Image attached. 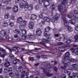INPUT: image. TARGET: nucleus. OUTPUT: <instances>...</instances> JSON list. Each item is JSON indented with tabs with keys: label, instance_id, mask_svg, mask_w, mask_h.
Segmentation results:
<instances>
[{
	"label": "nucleus",
	"instance_id": "nucleus-1",
	"mask_svg": "<svg viewBox=\"0 0 78 78\" xmlns=\"http://www.w3.org/2000/svg\"><path fill=\"white\" fill-rule=\"evenodd\" d=\"M44 64H45V66H46L45 67L43 68V74H41L39 73V71H36L35 72V73H36L37 75H38L39 76H40L42 78H45V76L44 75H46L47 76H53V74L50 73L48 72H50L51 70H53V68L50 65L49 63H48L47 62H44Z\"/></svg>",
	"mask_w": 78,
	"mask_h": 78
},
{
	"label": "nucleus",
	"instance_id": "nucleus-2",
	"mask_svg": "<svg viewBox=\"0 0 78 78\" xmlns=\"http://www.w3.org/2000/svg\"><path fill=\"white\" fill-rule=\"evenodd\" d=\"M58 16L59 14L58 13H57L55 16H54L52 18H51V19L49 17L48 18L46 16H45L43 18L44 21L42 20L41 22L39 23L40 25H41V26H43L44 25L45 22L46 21L47 22H50L51 21V22L54 23L55 21V20H58L59 19Z\"/></svg>",
	"mask_w": 78,
	"mask_h": 78
},
{
	"label": "nucleus",
	"instance_id": "nucleus-3",
	"mask_svg": "<svg viewBox=\"0 0 78 78\" xmlns=\"http://www.w3.org/2000/svg\"><path fill=\"white\" fill-rule=\"evenodd\" d=\"M21 33H20V34L21 38L20 37V38H18V40L20 41H21L23 42H27L28 43H29L37 44V43H34L33 42H30L26 41V40H27V36L26 35L27 34V31L24 29L21 30Z\"/></svg>",
	"mask_w": 78,
	"mask_h": 78
},
{
	"label": "nucleus",
	"instance_id": "nucleus-4",
	"mask_svg": "<svg viewBox=\"0 0 78 78\" xmlns=\"http://www.w3.org/2000/svg\"><path fill=\"white\" fill-rule=\"evenodd\" d=\"M66 2V0H61V4L59 7V11L62 15L66 14V10L67 9V7L65 5V3Z\"/></svg>",
	"mask_w": 78,
	"mask_h": 78
},
{
	"label": "nucleus",
	"instance_id": "nucleus-5",
	"mask_svg": "<svg viewBox=\"0 0 78 78\" xmlns=\"http://www.w3.org/2000/svg\"><path fill=\"white\" fill-rule=\"evenodd\" d=\"M62 63L64 64V66H61V68L63 69H66V67H68L69 66V64L67 63H65L66 62L67 63H70L71 62L70 59H69V58H66V59H62Z\"/></svg>",
	"mask_w": 78,
	"mask_h": 78
},
{
	"label": "nucleus",
	"instance_id": "nucleus-6",
	"mask_svg": "<svg viewBox=\"0 0 78 78\" xmlns=\"http://www.w3.org/2000/svg\"><path fill=\"white\" fill-rule=\"evenodd\" d=\"M62 20H63L64 22V25L65 27L67 28L68 30L69 31H73V28L72 27H71V26H69L68 25H69V22L66 19V18L65 17H63L62 18Z\"/></svg>",
	"mask_w": 78,
	"mask_h": 78
},
{
	"label": "nucleus",
	"instance_id": "nucleus-7",
	"mask_svg": "<svg viewBox=\"0 0 78 78\" xmlns=\"http://www.w3.org/2000/svg\"><path fill=\"white\" fill-rule=\"evenodd\" d=\"M23 68L22 66H20L18 68L19 71H20V72H22V73H21V77L22 78H24V76H26V75L27 76V75H28L29 74L28 73H25V71H23Z\"/></svg>",
	"mask_w": 78,
	"mask_h": 78
},
{
	"label": "nucleus",
	"instance_id": "nucleus-8",
	"mask_svg": "<svg viewBox=\"0 0 78 78\" xmlns=\"http://www.w3.org/2000/svg\"><path fill=\"white\" fill-rule=\"evenodd\" d=\"M44 36L46 37H48V39H46L45 38H44L43 39V41L44 42H47V43H49V42H50V40H48L49 39H50L51 37V35L50 34L48 35L47 32H44Z\"/></svg>",
	"mask_w": 78,
	"mask_h": 78
},
{
	"label": "nucleus",
	"instance_id": "nucleus-9",
	"mask_svg": "<svg viewBox=\"0 0 78 78\" xmlns=\"http://www.w3.org/2000/svg\"><path fill=\"white\" fill-rule=\"evenodd\" d=\"M4 47H6V49H8L9 50L10 52L11 53L12 51H15L16 50H17V53H19V52H20V48L19 47H17L16 46H14V47L12 48L11 49H10V48H8L6 46L4 45Z\"/></svg>",
	"mask_w": 78,
	"mask_h": 78
},
{
	"label": "nucleus",
	"instance_id": "nucleus-10",
	"mask_svg": "<svg viewBox=\"0 0 78 78\" xmlns=\"http://www.w3.org/2000/svg\"><path fill=\"white\" fill-rule=\"evenodd\" d=\"M10 57L12 59H14L15 60L13 61L12 62V64H16L18 62H20V61L19 60V59H17L16 58H14V55H13L11 53L9 55Z\"/></svg>",
	"mask_w": 78,
	"mask_h": 78
},
{
	"label": "nucleus",
	"instance_id": "nucleus-11",
	"mask_svg": "<svg viewBox=\"0 0 78 78\" xmlns=\"http://www.w3.org/2000/svg\"><path fill=\"white\" fill-rule=\"evenodd\" d=\"M74 18L72 20H69V22L70 23H71V24L75 25L76 22H78V17H76V16L74 17Z\"/></svg>",
	"mask_w": 78,
	"mask_h": 78
},
{
	"label": "nucleus",
	"instance_id": "nucleus-12",
	"mask_svg": "<svg viewBox=\"0 0 78 78\" xmlns=\"http://www.w3.org/2000/svg\"><path fill=\"white\" fill-rule=\"evenodd\" d=\"M28 27L29 29L33 30L34 27V23L33 22L31 21L30 22L29 24H28Z\"/></svg>",
	"mask_w": 78,
	"mask_h": 78
},
{
	"label": "nucleus",
	"instance_id": "nucleus-13",
	"mask_svg": "<svg viewBox=\"0 0 78 78\" xmlns=\"http://www.w3.org/2000/svg\"><path fill=\"white\" fill-rule=\"evenodd\" d=\"M70 51H72L71 52L72 53H74V54L76 55H78V48H76L74 49L72 48L70 49Z\"/></svg>",
	"mask_w": 78,
	"mask_h": 78
},
{
	"label": "nucleus",
	"instance_id": "nucleus-14",
	"mask_svg": "<svg viewBox=\"0 0 78 78\" xmlns=\"http://www.w3.org/2000/svg\"><path fill=\"white\" fill-rule=\"evenodd\" d=\"M0 51H2L3 53H5L1 55V57H2V58H3L4 57H5V56L7 55L6 51H5V50H4L2 48H0Z\"/></svg>",
	"mask_w": 78,
	"mask_h": 78
},
{
	"label": "nucleus",
	"instance_id": "nucleus-15",
	"mask_svg": "<svg viewBox=\"0 0 78 78\" xmlns=\"http://www.w3.org/2000/svg\"><path fill=\"white\" fill-rule=\"evenodd\" d=\"M43 3L45 7H47L50 5V2L48 0H44Z\"/></svg>",
	"mask_w": 78,
	"mask_h": 78
},
{
	"label": "nucleus",
	"instance_id": "nucleus-16",
	"mask_svg": "<svg viewBox=\"0 0 78 78\" xmlns=\"http://www.w3.org/2000/svg\"><path fill=\"white\" fill-rule=\"evenodd\" d=\"M5 38L7 40H8V39H9V41H12V42H16V40L14 39L13 37H10V38H9V36H7L5 37Z\"/></svg>",
	"mask_w": 78,
	"mask_h": 78
},
{
	"label": "nucleus",
	"instance_id": "nucleus-17",
	"mask_svg": "<svg viewBox=\"0 0 78 78\" xmlns=\"http://www.w3.org/2000/svg\"><path fill=\"white\" fill-rule=\"evenodd\" d=\"M36 33L37 36H41L42 34V31L40 29H37L36 31Z\"/></svg>",
	"mask_w": 78,
	"mask_h": 78
},
{
	"label": "nucleus",
	"instance_id": "nucleus-18",
	"mask_svg": "<svg viewBox=\"0 0 78 78\" xmlns=\"http://www.w3.org/2000/svg\"><path fill=\"white\" fill-rule=\"evenodd\" d=\"M12 10L14 12H17L19 10L18 6L17 5H15L12 8Z\"/></svg>",
	"mask_w": 78,
	"mask_h": 78
},
{
	"label": "nucleus",
	"instance_id": "nucleus-19",
	"mask_svg": "<svg viewBox=\"0 0 78 78\" xmlns=\"http://www.w3.org/2000/svg\"><path fill=\"white\" fill-rule=\"evenodd\" d=\"M37 17V16L36 15L34 14H32L31 15L30 19L31 20H34L36 19Z\"/></svg>",
	"mask_w": 78,
	"mask_h": 78
},
{
	"label": "nucleus",
	"instance_id": "nucleus-20",
	"mask_svg": "<svg viewBox=\"0 0 78 78\" xmlns=\"http://www.w3.org/2000/svg\"><path fill=\"white\" fill-rule=\"evenodd\" d=\"M23 21V19H22V17H19L17 19V23H22V22Z\"/></svg>",
	"mask_w": 78,
	"mask_h": 78
},
{
	"label": "nucleus",
	"instance_id": "nucleus-21",
	"mask_svg": "<svg viewBox=\"0 0 78 78\" xmlns=\"http://www.w3.org/2000/svg\"><path fill=\"white\" fill-rule=\"evenodd\" d=\"M72 2H74V4L75 3V2L74 1V0H67V5L68 6H69Z\"/></svg>",
	"mask_w": 78,
	"mask_h": 78
},
{
	"label": "nucleus",
	"instance_id": "nucleus-22",
	"mask_svg": "<svg viewBox=\"0 0 78 78\" xmlns=\"http://www.w3.org/2000/svg\"><path fill=\"white\" fill-rule=\"evenodd\" d=\"M65 56H64L63 59H66V58H69V56H70V52H66L65 54Z\"/></svg>",
	"mask_w": 78,
	"mask_h": 78
},
{
	"label": "nucleus",
	"instance_id": "nucleus-23",
	"mask_svg": "<svg viewBox=\"0 0 78 78\" xmlns=\"http://www.w3.org/2000/svg\"><path fill=\"white\" fill-rule=\"evenodd\" d=\"M10 16L9 14L8 13H6L4 15V18L5 19H9V17Z\"/></svg>",
	"mask_w": 78,
	"mask_h": 78
},
{
	"label": "nucleus",
	"instance_id": "nucleus-24",
	"mask_svg": "<svg viewBox=\"0 0 78 78\" xmlns=\"http://www.w3.org/2000/svg\"><path fill=\"white\" fill-rule=\"evenodd\" d=\"M8 25V23L6 21H4L2 23V26L4 27H7Z\"/></svg>",
	"mask_w": 78,
	"mask_h": 78
},
{
	"label": "nucleus",
	"instance_id": "nucleus-25",
	"mask_svg": "<svg viewBox=\"0 0 78 78\" xmlns=\"http://www.w3.org/2000/svg\"><path fill=\"white\" fill-rule=\"evenodd\" d=\"M72 67L74 69H75L76 70H78V69L76 68L78 67V65L76 64H73L72 65Z\"/></svg>",
	"mask_w": 78,
	"mask_h": 78
},
{
	"label": "nucleus",
	"instance_id": "nucleus-26",
	"mask_svg": "<svg viewBox=\"0 0 78 78\" xmlns=\"http://www.w3.org/2000/svg\"><path fill=\"white\" fill-rule=\"evenodd\" d=\"M0 34L2 36H5V34H6V31L4 30H2L1 31Z\"/></svg>",
	"mask_w": 78,
	"mask_h": 78
},
{
	"label": "nucleus",
	"instance_id": "nucleus-27",
	"mask_svg": "<svg viewBox=\"0 0 78 78\" xmlns=\"http://www.w3.org/2000/svg\"><path fill=\"white\" fill-rule=\"evenodd\" d=\"M10 66V63L9 62H5L4 64V66L6 67H8Z\"/></svg>",
	"mask_w": 78,
	"mask_h": 78
},
{
	"label": "nucleus",
	"instance_id": "nucleus-28",
	"mask_svg": "<svg viewBox=\"0 0 78 78\" xmlns=\"http://www.w3.org/2000/svg\"><path fill=\"white\" fill-rule=\"evenodd\" d=\"M20 57H21V59L22 62H24V64H26V63H27V62H25L24 60H23V57H22V56H23V54H20Z\"/></svg>",
	"mask_w": 78,
	"mask_h": 78
},
{
	"label": "nucleus",
	"instance_id": "nucleus-29",
	"mask_svg": "<svg viewBox=\"0 0 78 78\" xmlns=\"http://www.w3.org/2000/svg\"><path fill=\"white\" fill-rule=\"evenodd\" d=\"M27 22L25 20H23L22 21V24H23L22 25H23L24 27H26L27 25Z\"/></svg>",
	"mask_w": 78,
	"mask_h": 78
},
{
	"label": "nucleus",
	"instance_id": "nucleus-30",
	"mask_svg": "<svg viewBox=\"0 0 78 78\" xmlns=\"http://www.w3.org/2000/svg\"><path fill=\"white\" fill-rule=\"evenodd\" d=\"M29 6V4L27 2H25L24 4V7L26 9H27L28 8Z\"/></svg>",
	"mask_w": 78,
	"mask_h": 78
},
{
	"label": "nucleus",
	"instance_id": "nucleus-31",
	"mask_svg": "<svg viewBox=\"0 0 78 78\" xmlns=\"http://www.w3.org/2000/svg\"><path fill=\"white\" fill-rule=\"evenodd\" d=\"M51 9V10H54L55 9V8H56V6L53 4H51L50 6Z\"/></svg>",
	"mask_w": 78,
	"mask_h": 78
},
{
	"label": "nucleus",
	"instance_id": "nucleus-32",
	"mask_svg": "<svg viewBox=\"0 0 78 78\" xmlns=\"http://www.w3.org/2000/svg\"><path fill=\"white\" fill-rule=\"evenodd\" d=\"M14 32L15 33H16V34H20V31L16 29L14 31Z\"/></svg>",
	"mask_w": 78,
	"mask_h": 78
},
{
	"label": "nucleus",
	"instance_id": "nucleus-33",
	"mask_svg": "<svg viewBox=\"0 0 78 78\" xmlns=\"http://www.w3.org/2000/svg\"><path fill=\"white\" fill-rule=\"evenodd\" d=\"M25 54H27V55H30V56H32L34 55H35V53H32L31 52H27L26 53H25Z\"/></svg>",
	"mask_w": 78,
	"mask_h": 78
},
{
	"label": "nucleus",
	"instance_id": "nucleus-34",
	"mask_svg": "<svg viewBox=\"0 0 78 78\" xmlns=\"http://www.w3.org/2000/svg\"><path fill=\"white\" fill-rule=\"evenodd\" d=\"M25 26H23V25H20L19 27V28L20 30H23L25 28Z\"/></svg>",
	"mask_w": 78,
	"mask_h": 78
},
{
	"label": "nucleus",
	"instance_id": "nucleus-35",
	"mask_svg": "<svg viewBox=\"0 0 78 78\" xmlns=\"http://www.w3.org/2000/svg\"><path fill=\"white\" fill-rule=\"evenodd\" d=\"M10 18L12 20H16L15 16L14 15H12L10 16Z\"/></svg>",
	"mask_w": 78,
	"mask_h": 78
},
{
	"label": "nucleus",
	"instance_id": "nucleus-36",
	"mask_svg": "<svg viewBox=\"0 0 78 78\" xmlns=\"http://www.w3.org/2000/svg\"><path fill=\"white\" fill-rule=\"evenodd\" d=\"M45 32H48L50 30V27H47L45 28Z\"/></svg>",
	"mask_w": 78,
	"mask_h": 78
},
{
	"label": "nucleus",
	"instance_id": "nucleus-37",
	"mask_svg": "<svg viewBox=\"0 0 78 78\" xmlns=\"http://www.w3.org/2000/svg\"><path fill=\"white\" fill-rule=\"evenodd\" d=\"M9 2H11L10 0H9V1H8L6 0H2V2L3 3H5V5H8V4L9 3Z\"/></svg>",
	"mask_w": 78,
	"mask_h": 78
},
{
	"label": "nucleus",
	"instance_id": "nucleus-38",
	"mask_svg": "<svg viewBox=\"0 0 78 78\" xmlns=\"http://www.w3.org/2000/svg\"><path fill=\"white\" fill-rule=\"evenodd\" d=\"M33 36H35V35L34 34L33 35L31 34V33H29L28 34V36L29 37V38H31V37H32Z\"/></svg>",
	"mask_w": 78,
	"mask_h": 78
},
{
	"label": "nucleus",
	"instance_id": "nucleus-39",
	"mask_svg": "<svg viewBox=\"0 0 78 78\" xmlns=\"http://www.w3.org/2000/svg\"><path fill=\"white\" fill-rule=\"evenodd\" d=\"M20 7L21 8H23L24 7V4L22 2L20 3Z\"/></svg>",
	"mask_w": 78,
	"mask_h": 78
},
{
	"label": "nucleus",
	"instance_id": "nucleus-40",
	"mask_svg": "<svg viewBox=\"0 0 78 78\" xmlns=\"http://www.w3.org/2000/svg\"><path fill=\"white\" fill-rule=\"evenodd\" d=\"M14 23H13V22H10L9 24V27H13V26H14Z\"/></svg>",
	"mask_w": 78,
	"mask_h": 78
},
{
	"label": "nucleus",
	"instance_id": "nucleus-41",
	"mask_svg": "<svg viewBox=\"0 0 78 78\" xmlns=\"http://www.w3.org/2000/svg\"><path fill=\"white\" fill-rule=\"evenodd\" d=\"M73 75L75 77H77L78 78V74L77 73H73Z\"/></svg>",
	"mask_w": 78,
	"mask_h": 78
},
{
	"label": "nucleus",
	"instance_id": "nucleus-42",
	"mask_svg": "<svg viewBox=\"0 0 78 78\" xmlns=\"http://www.w3.org/2000/svg\"><path fill=\"white\" fill-rule=\"evenodd\" d=\"M71 62L75 63L76 62V59L75 60L74 58H72L71 59Z\"/></svg>",
	"mask_w": 78,
	"mask_h": 78
},
{
	"label": "nucleus",
	"instance_id": "nucleus-43",
	"mask_svg": "<svg viewBox=\"0 0 78 78\" xmlns=\"http://www.w3.org/2000/svg\"><path fill=\"white\" fill-rule=\"evenodd\" d=\"M35 9L36 10H38L39 9V6L38 5H37L35 7Z\"/></svg>",
	"mask_w": 78,
	"mask_h": 78
},
{
	"label": "nucleus",
	"instance_id": "nucleus-44",
	"mask_svg": "<svg viewBox=\"0 0 78 78\" xmlns=\"http://www.w3.org/2000/svg\"><path fill=\"white\" fill-rule=\"evenodd\" d=\"M14 74L12 72L10 73L9 74V76H11V77H12V76H14Z\"/></svg>",
	"mask_w": 78,
	"mask_h": 78
},
{
	"label": "nucleus",
	"instance_id": "nucleus-45",
	"mask_svg": "<svg viewBox=\"0 0 78 78\" xmlns=\"http://www.w3.org/2000/svg\"><path fill=\"white\" fill-rule=\"evenodd\" d=\"M74 39L76 41L78 40V35H76L74 37Z\"/></svg>",
	"mask_w": 78,
	"mask_h": 78
},
{
	"label": "nucleus",
	"instance_id": "nucleus-46",
	"mask_svg": "<svg viewBox=\"0 0 78 78\" xmlns=\"http://www.w3.org/2000/svg\"><path fill=\"white\" fill-rule=\"evenodd\" d=\"M43 17H44V16L42 14H41L39 15V18L41 19L43 18Z\"/></svg>",
	"mask_w": 78,
	"mask_h": 78
},
{
	"label": "nucleus",
	"instance_id": "nucleus-47",
	"mask_svg": "<svg viewBox=\"0 0 78 78\" xmlns=\"http://www.w3.org/2000/svg\"><path fill=\"white\" fill-rule=\"evenodd\" d=\"M71 42V40H67V41L66 42V44H70Z\"/></svg>",
	"mask_w": 78,
	"mask_h": 78
},
{
	"label": "nucleus",
	"instance_id": "nucleus-48",
	"mask_svg": "<svg viewBox=\"0 0 78 78\" xmlns=\"http://www.w3.org/2000/svg\"><path fill=\"white\" fill-rule=\"evenodd\" d=\"M67 17L68 18H69V19H72V18H73V16L70 15H67Z\"/></svg>",
	"mask_w": 78,
	"mask_h": 78
},
{
	"label": "nucleus",
	"instance_id": "nucleus-49",
	"mask_svg": "<svg viewBox=\"0 0 78 78\" xmlns=\"http://www.w3.org/2000/svg\"><path fill=\"white\" fill-rule=\"evenodd\" d=\"M4 72L5 73H6L8 72V70L6 68H5L4 69Z\"/></svg>",
	"mask_w": 78,
	"mask_h": 78
},
{
	"label": "nucleus",
	"instance_id": "nucleus-50",
	"mask_svg": "<svg viewBox=\"0 0 78 78\" xmlns=\"http://www.w3.org/2000/svg\"><path fill=\"white\" fill-rule=\"evenodd\" d=\"M39 4H42V3H44V0H39Z\"/></svg>",
	"mask_w": 78,
	"mask_h": 78
},
{
	"label": "nucleus",
	"instance_id": "nucleus-51",
	"mask_svg": "<svg viewBox=\"0 0 78 78\" xmlns=\"http://www.w3.org/2000/svg\"><path fill=\"white\" fill-rule=\"evenodd\" d=\"M74 14H78V11L76 10H74Z\"/></svg>",
	"mask_w": 78,
	"mask_h": 78
},
{
	"label": "nucleus",
	"instance_id": "nucleus-52",
	"mask_svg": "<svg viewBox=\"0 0 78 78\" xmlns=\"http://www.w3.org/2000/svg\"><path fill=\"white\" fill-rule=\"evenodd\" d=\"M61 77L62 78H66V76L65 74H62V75Z\"/></svg>",
	"mask_w": 78,
	"mask_h": 78
},
{
	"label": "nucleus",
	"instance_id": "nucleus-53",
	"mask_svg": "<svg viewBox=\"0 0 78 78\" xmlns=\"http://www.w3.org/2000/svg\"><path fill=\"white\" fill-rule=\"evenodd\" d=\"M8 72H9L10 71H12V68H9L7 69Z\"/></svg>",
	"mask_w": 78,
	"mask_h": 78
},
{
	"label": "nucleus",
	"instance_id": "nucleus-54",
	"mask_svg": "<svg viewBox=\"0 0 78 78\" xmlns=\"http://www.w3.org/2000/svg\"><path fill=\"white\" fill-rule=\"evenodd\" d=\"M67 47H67V45L64 44L62 48H67Z\"/></svg>",
	"mask_w": 78,
	"mask_h": 78
},
{
	"label": "nucleus",
	"instance_id": "nucleus-55",
	"mask_svg": "<svg viewBox=\"0 0 78 78\" xmlns=\"http://www.w3.org/2000/svg\"><path fill=\"white\" fill-rule=\"evenodd\" d=\"M63 36L65 37L64 38V39H65V40H67V39L68 38L67 36H66L65 34H63Z\"/></svg>",
	"mask_w": 78,
	"mask_h": 78
},
{
	"label": "nucleus",
	"instance_id": "nucleus-56",
	"mask_svg": "<svg viewBox=\"0 0 78 78\" xmlns=\"http://www.w3.org/2000/svg\"><path fill=\"white\" fill-rule=\"evenodd\" d=\"M68 70H73L74 69L72 68V67H70L68 69Z\"/></svg>",
	"mask_w": 78,
	"mask_h": 78
},
{
	"label": "nucleus",
	"instance_id": "nucleus-57",
	"mask_svg": "<svg viewBox=\"0 0 78 78\" xmlns=\"http://www.w3.org/2000/svg\"><path fill=\"white\" fill-rule=\"evenodd\" d=\"M54 71H55V72H57V71H58V68L56 67H54Z\"/></svg>",
	"mask_w": 78,
	"mask_h": 78
},
{
	"label": "nucleus",
	"instance_id": "nucleus-58",
	"mask_svg": "<svg viewBox=\"0 0 78 78\" xmlns=\"http://www.w3.org/2000/svg\"><path fill=\"white\" fill-rule=\"evenodd\" d=\"M15 74L16 76H19V74L18 73V71H17L15 73Z\"/></svg>",
	"mask_w": 78,
	"mask_h": 78
},
{
	"label": "nucleus",
	"instance_id": "nucleus-59",
	"mask_svg": "<svg viewBox=\"0 0 78 78\" xmlns=\"http://www.w3.org/2000/svg\"><path fill=\"white\" fill-rule=\"evenodd\" d=\"M20 0H15V3H20Z\"/></svg>",
	"mask_w": 78,
	"mask_h": 78
},
{
	"label": "nucleus",
	"instance_id": "nucleus-60",
	"mask_svg": "<svg viewBox=\"0 0 78 78\" xmlns=\"http://www.w3.org/2000/svg\"><path fill=\"white\" fill-rule=\"evenodd\" d=\"M67 73H68V74L69 76H70V75L71 74V72L69 71H68Z\"/></svg>",
	"mask_w": 78,
	"mask_h": 78
},
{
	"label": "nucleus",
	"instance_id": "nucleus-61",
	"mask_svg": "<svg viewBox=\"0 0 78 78\" xmlns=\"http://www.w3.org/2000/svg\"><path fill=\"white\" fill-rule=\"evenodd\" d=\"M32 9H31V7H30V6H29L26 10H29V11H30V10H32Z\"/></svg>",
	"mask_w": 78,
	"mask_h": 78
},
{
	"label": "nucleus",
	"instance_id": "nucleus-62",
	"mask_svg": "<svg viewBox=\"0 0 78 78\" xmlns=\"http://www.w3.org/2000/svg\"><path fill=\"white\" fill-rule=\"evenodd\" d=\"M75 29L76 30V31H78V25L76 26L75 28Z\"/></svg>",
	"mask_w": 78,
	"mask_h": 78
},
{
	"label": "nucleus",
	"instance_id": "nucleus-63",
	"mask_svg": "<svg viewBox=\"0 0 78 78\" xmlns=\"http://www.w3.org/2000/svg\"><path fill=\"white\" fill-rule=\"evenodd\" d=\"M29 7L31 9H33V6L32 5H30L29 6Z\"/></svg>",
	"mask_w": 78,
	"mask_h": 78
},
{
	"label": "nucleus",
	"instance_id": "nucleus-64",
	"mask_svg": "<svg viewBox=\"0 0 78 78\" xmlns=\"http://www.w3.org/2000/svg\"><path fill=\"white\" fill-rule=\"evenodd\" d=\"M36 58H37L38 59H39L41 58V56L39 55H37L36 56Z\"/></svg>",
	"mask_w": 78,
	"mask_h": 78
}]
</instances>
